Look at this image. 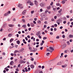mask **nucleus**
<instances>
[{
  "label": "nucleus",
  "mask_w": 73,
  "mask_h": 73,
  "mask_svg": "<svg viewBox=\"0 0 73 73\" xmlns=\"http://www.w3.org/2000/svg\"><path fill=\"white\" fill-rule=\"evenodd\" d=\"M40 16L42 18H44V17H45V13H42L40 15Z\"/></svg>",
  "instance_id": "f257e3e1"
},
{
  "label": "nucleus",
  "mask_w": 73,
  "mask_h": 73,
  "mask_svg": "<svg viewBox=\"0 0 73 73\" xmlns=\"http://www.w3.org/2000/svg\"><path fill=\"white\" fill-rule=\"evenodd\" d=\"M41 33H40V31H38V32L36 33V35L37 36H39V35Z\"/></svg>",
  "instance_id": "f03ea898"
},
{
  "label": "nucleus",
  "mask_w": 73,
  "mask_h": 73,
  "mask_svg": "<svg viewBox=\"0 0 73 73\" xmlns=\"http://www.w3.org/2000/svg\"><path fill=\"white\" fill-rule=\"evenodd\" d=\"M27 12V10H25L23 11L22 12L23 15H24L25 13H26V12Z\"/></svg>",
  "instance_id": "7ed1b4c3"
},
{
  "label": "nucleus",
  "mask_w": 73,
  "mask_h": 73,
  "mask_svg": "<svg viewBox=\"0 0 73 73\" xmlns=\"http://www.w3.org/2000/svg\"><path fill=\"white\" fill-rule=\"evenodd\" d=\"M27 3L28 4H30V3H32V2L31 1V0H27Z\"/></svg>",
  "instance_id": "20e7f679"
},
{
  "label": "nucleus",
  "mask_w": 73,
  "mask_h": 73,
  "mask_svg": "<svg viewBox=\"0 0 73 73\" xmlns=\"http://www.w3.org/2000/svg\"><path fill=\"white\" fill-rule=\"evenodd\" d=\"M8 26L9 27H13L15 26V25H14L9 24Z\"/></svg>",
  "instance_id": "39448f33"
},
{
  "label": "nucleus",
  "mask_w": 73,
  "mask_h": 73,
  "mask_svg": "<svg viewBox=\"0 0 73 73\" xmlns=\"http://www.w3.org/2000/svg\"><path fill=\"white\" fill-rule=\"evenodd\" d=\"M6 26H7V23H5L3 24V28H5V27H6Z\"/></svg>",
  "instance_id": "423d86ee"
},
{
  "label": "nucleus",
  "mask_w": 73,
  "mask_h": 73,
  "mask_svg": "<svg viewBox=\"0 0 73 73\" xmlns=\"http://www.w3.org/2000/svg\"><path fill=\"white\" fill-rule=\"evenodd\" d=\"M14 53H20V51L16 50L14 51Z\"/></svg>",
  "instance_id": "0eeeda50"
},
{
  "label": "nucleus",
  "mask_w": 73,
  "mask_h": 73,
  "mask_svg": "<svg viewBox=\"0 0 73 73\" xmlns=\"http://www.w3.org/2000/svg\"><path fill=\"white\" fill-rule=\"evenodd\" d=\"M66 44H63L62 47V49H64V48H65L66 47Z\"/></svg>",
  "instance_id": "6e6552de"
},
{
  "label": "nucleus",
  "mask_w": 73,
  "mask_h": 73,
  "mask_svg": "<svg viewBox=\"0 0 73 73\" xmlns=\"http://www.w3.org/2000/svg\"><path fill=\"white\" fill-rule=\"evenodd\" d=\"M30 67L31 69H33L35 68V66H34V65L32 64L31 65Z\"/></svg>",
  "instance_id": "1a4fd4ad"
},
{
  "label": "nucleus",
  "mask_w": 73,
  "mask_h": 73,
  "mask_svg": "<svg viewBox=\"0 0 73 73\" xmlns=\"http://www.w3.org/2000/svg\"><path fill=\"white\" fill-rule=\"evenodd\" d=\"M9 14H8L7 13H5L4 14V16H9Z\"/></svg>",
  "instance_id": "9d476101"
},
{
  "label": "nucleus",
  "mask_w": 73,
  "mask_h": 73,
  "mask_svg": "<svg viewBox=\"0 0 73 73\" xmlns=\"http://www.w3.org/2000/svg\"><path fill=\"white\" fill-rule=\"evenodd\" d=\"M14 62H13V61H11L10 63V65H13L12 64H14Z\"/></svg>",
  "instance_id": "9b49d317"
},
{
  "label": "nucleus",
  "mask_w": 73,
  "mask_h": 73,
  "mask_svg": "<svg viewBox=\"0 0 73 73\" xmlns=\"http://www.w3.org/2000/svg\"><path fill=\"white\" fill-rule=\"evenodd\" d=\"M30 25L32 27H33L35 26V24H33V23H31Z\"/></svg>",
  "instance_id": "f8f14e48"
},
{
  "label": "nucleus",
  "mask_w": 73,
  "mask_h": 73,
  "mask_svg": "<svg viewBox=\"0 0 73 73\" xmlns=\"http://www.w3.org/2000/svg\"><path fill=\"white\" fill-rule=\"evenodd\" d=\"M35 4L36 5V6H38V4H38V2L36 1H35Z\"/></svg>",
  "instance_id": "ddd939ff"
},
{
  "label": "nucleus",
  "mask_w": 73,
  "mask_h": 73,
  "mask_svg": "<svg viewBox=\"0 0 73 73\" xmlns=\"http://www.w3.org/2000/svg\"><path fill=\"white\" fill-rule=\"evenodd\" d=\"M40 5L41 7H44V4L43 3H41L40 4Z\"/></svg>",
  "instance_id": "4468645a"
},
{
  "label": "nucleus",
  "mask_w": 73,
  "mask_h": 73,
  "mask_svg": "<svg viewBox=\"0 0 73 73\" xmlns=\"http://www.w3.org/2000/svg\"><path fill=\"white\" fill-rule=\"evenodd\" d=\"M24 50V48H22L21 50L19 51V52H23V50Z\"/></svg>",
  "instance_id": "2eb2a0df"
},
{
  "label": "nucleus",
  "mask_w": 73,
  "mask_h": 73,
  "mask_svg": "<svg viewBox=\"0 0 73 73\" xmlns=\"http://www.w3.org/2000/svg\"><path fill=\"white\" fill-rule=\"evenodd\" d=\"M37 50V48H35V49L33 50V52H36Z\"/></svg>",
  "instance_id": "dca6fc26"
},
{
  "label": "nucleus",
  "mask_w": 73,
  "mask_h": 73,
  "mask_svg": "<svg viewBox=\"0 0 73 73\" xmlns=\"http://www.w3.org/2000/svg\"><path fill=\"white\" fill-rule=\"evenodd\" d=\"M23 63V60H20L19 62V63L20 64H22Z\"/></svg>",
  "instance_id": "f3484780"
},
{
  "label": "nucleus",
  "mask_w": 73,
  "mask_h": 73,
  "mask_svg": "<svg viewBox=\"0 0 73 73\" xmlns=\"http://www.w3.org/2000/svg\"><path fill=\"white\" fill-rule=\"evenodd\" d=\"M69 37H70V38H72V37H73V35H69Z\"/></svg>",
  "instance_id": "a211bd4d"
},
{
  "label": "nucleus",
  "mask_w": 73,
  "mask_h": 73,
  "mask_svg": "<svg viewBox=\"0 0 73 73\" xmlns=\"http://www.w3.org/2000/svg\"><path fill=\"white\" fill-rule=\"evenodd\" d=\"M17 43V44H20V40H17L16 41Z\"/></svg>",
  "instance_id": "6ab92c4d"
},
{
  "label": "nucleus",
  "mask_w": 73,
  "mask_h": 73,
  "mask_svg": "<svg viewBox=\"0 0 73 73\" xmlns=\"http://www.w3.org/2000/svg\"><path fill=\"white\" fill-rule=\"evenodd\" d=\"M61 20L60 19H58V20L56 21V23H60Z\"/></svg>",
  "instance_id": "aec40b11"
},
{
  "label": "nucleus",
  "mask_w": 73,
  "mask_h": 73,
  "mask_svg": "<svg viewBox=\"0 0 73 73\" xmlns=\"http://www.w3.org/2000/svg\"><path fill=\"white\" fill-rule=\"evenodd\" d=\"M22 21H23V23H25V21L24 19H23Z\"/></svg>",
  "instance_id": "412c9836"
},
{
  "label": "nucleus",
  "mask_w": 73,
  "mask_h": 73,
  "mask_svg": "<svg viewBox=\"0 0 73 73\" xmlns=\"http://www.w3.org/2000/svg\"><path fill=\"white\" fill-rule=\"evenodd\" d=\"M49 49H51V50H54V49L52 47H50L49 48Z\"/></svg>",
  "instance_id": "4be33fe9"
},
{
  "label": "nucleus",
  "mask_w": 73,
  "mask_h": 73,
  "mask_svg": "<svg viewBox=\"0 0 73 73\" xmlns=\"http://www.w3.org/2000/svg\"><path fill=\"white\" fill-rule=\"evenodd\" d=\"M27 26V25H23L22 27H23L25 29V28H26V27Z\"/></svg>",
  "instance_id": "5701e85b"
},
{
  "label": "nucleus",
  "mask_w": 73,
  "mask_h": 73,
  "mask_svg": "<svg viewBox=\"0 0 73 73\" xmlns=\"http://www.w3.org/2000/svg\"><path fill=\"white\" fill-rule=\"evenodd\" d=\"M13 41V38H11L10 40V42H12V41Z\"/></svg>",
  "instance_id": "b1692460"
},
{
  "label": "nucleus",
  "mask_w": 73,
  "mask_h": 73,
  "mask_svg": "<svg viewBox=\"0 0 73 73\" xmlns=\"http://www.w3.org/2000/svg\"><path fill=\"white\" fill-rule=\"evenodd\" d=\"M51 8V6H50V5L47 7V9H50Z\"/></svg>",
  "instance_id": "393cba45"
},
{
  "label": "nucleus",
  "mask_w": 73,
  "mask_h": 73,
  "mask_svg": "<svg viewBox=\"0 0 73 73\" xmlns=\"http://www.w3.org/2000/svg\"><path fill=\"white\" fill-rule=\"evenodd\" d=\"M12 35H11V34H9L8 35V36L9 37H11Z\"/></svg>",
  "instance_id": "a878e982"
},
{
  "label": "nucleus",
  "mask_w": 73,
  "mask_h": 73,
  "mask_svg": "<svg viewBox=\"0 0 73 73\" xmlns=\"http://www.w3.org/2000/svg\"><path fill=\"white\" fill-rule=\"evenodd\" d=\"M49 54H50V53L48 52L46 54V56H48L49 55Z\"/></svg>",
  "instance_id": "bb28decb"
},
{
  "label": "nucleus",
  "mask_w": 73,
  "mask_h": 73,
  "mask_svg": "<svg viewBox=\"0 0 73 73\" xmlns=\"http://www.w3.org/2000/svg\"><path fill=\"white\" fill-rule=\"evenodd\" d=\"M21 6H22V4H19L18 5V7H19H19H21Z\"/></svg>",
  "instance_id": "cd10ccee"
},
{
  "label": "nucleus",
  "mask_w": 73,
  "mask_h": 73,
  "mask_svg": "<svg viewBox=\"0 0 73 73\" xmlns=\"http://www.w3.org/2000/svg\"><path fill=\"white\" fill-rule=\"evenodd\" d=\"M62 11V9H60V11H58V12L60 13H61V12Z\"/></svg>",
  "instance_id": "c85d7f7f"
},
{
  "label": "nucleus",
  "mask_w": 73,
  "mask_h": 73,
  "mask_svg": "<svg viewBox=\"0 0 73 73\" xmlns=\"http://www.w3.org/2000/svg\"><path fill=\"white\" fill-rule=\"evenodd\" d=\"M65 3V1H64V0H63L62 2V4H64Z\"/></svg>",
  "instance_id": "c756f323"
},
{
  "label": "nucleus",
  "mask_w": 73,
  "mask_h": 73,
  "mask_svg": "<svg viewBox=\"0 0 73 73\" xmlns=\"http://www.w3.org/2000/svg\"><path fill=\"white\" fill-rule=\"evenodd\" d=\"M46 39H47V38L46 37H44L43 38V40H46Z\"/></svg>",
  "instance_id": "7c9ffc66"
},
{
  "label": "nucleus",
  "mask_w": 73,
  "mask_h": 73,
  "mask_svg": "<svg viewBox=\"0 0 73 73\" xmlns=\"http://www.w3.org/2000/svg\"><path fill=\"white\" fill-rule=\"evenodd\" d=\"M67 43L68 44V45H70V43H69V41H68L67 42Z\"/></svg>",
  "instance_id": "2f4dec72"
},
{
  "label": "nucleus",
  "mask_w": 73,
  "mask_h": 73,
  "mask_svg": "<svg viewBox=\"0 0 73 73\" xmlns=\"http://www.w3.org/2000/svg\"><path fill=\"white\" fill-rule=\"evenodd\" d=\"M57 65H61V63L60 62H58V63H57Z\"/></svg>",
  "instance_id": "473e14b6"
},
{
  "label": "nucleus",
  "mask_w": 73,
  "mask_h": 73,
  "mask_svg": "<svg viewBox=\"0 0 73 73\" xmlns=\"http://www.w3.org/2000/svg\"><path fill=\"white\" fill-rule=\"evenodd\" d=\"M56 38H57V39H58V38H60V36H56Z\"/></svg>",
  "instance_id": "72a5a7b5"
},
{
  "label": "nucleus",
  "mask_w": 73,
  "mask_h": 73,
  "mask_svg": "<svg viewBox=\"0 0 73 73\" xmlns=\"http://www.w3.org/2000/svg\"><path fill=\"white\" fill-rule=\"evenodd\" d=\"M29 50H32V48L31 46H29Z\"/></svg>",
  "instance_id": "f704fd0d"
},
{
  "label": "nucleus",
  "mask_w": 73,
  "mask_h": 73,
  "mask_svg": "<svg viewBox=\"0 0 73 73\" xmlns=\"http://www.w3.org/2000/svg\"><path fill=\"white\" fill-rule=\"evenodd\" d=\"M70 13H73V11H72V10H70Z\"/></svg>",
  "instance_id": "c9c22d12"
},
{
  "label": "nucleus",
  "mask_w": 73,
  "mask_h": 73,
  "mask_svg": "<svg viewBox=\"0 0 73 73\" xmlns=\"http://www.w3.org/2000/svg\"><path fill=\"white\" fill-rule=\"evenodd\" d=\"M7 14H10L11 13V11H8L7 13Z\"/></svg>",
  "instance_id": "e433bc0d"
},
{
  "label": "nucleus",
  "mask_w": 73,
  "mask_h": 73,
  "mask_svg": "<svg viewBox=\"0 0 73 73\" xmlns=\"http://www.w3.org/2000/svg\"><path fill=\"white\" fill-rule=\"evenodd\" d=\"M38 23H39V24H40L41 23V21L40 20L38 21H37Z\"/></svg>",
  "instance_id": "4c0bfd02"
},
{
  "label": "nucleus",
  "mask_w": 73,
  "mask_h": 73,
  "mask_svg": "<svg viewBox=\"0 0 73 73\" xmlns=\"http://www.w3.org/2000/svg\"><path fill=\"white\" fill-rule=\"evenodd\" d=\"M31 14H33L34 13V11H31Z\"/></svg>",
  "instance_id": "58836bf2"
},
{
  "label": "nucleus",
  "mask_w": 73,
  "mask_h": 73,
  "mask_svg": "<svg viewBox=\"0 0 73 73\" xmlns=\"http://www.w3.org/2000/svg\"><path fill=\"white\" fill-rule=\"evenodd\" d=\"M60 4L59 3H56V6H59V5H60Z\"/></svg>",
  "instance_id": "ea45409f"
},
{
  "label": "nucleus",
  "mask_w": 73,
  "mask_h": 73,
  "mask_svg": "<svg viewBox=\"0 0 73 73\" xmlns=\"http://www.w3.org/2000/svg\"><path fill=\"white\" fill-rule=\"evenodd\" d=\"M50 35H53V33L52 32H50Z\"/></svg>",
  "instance_id": "a19ab883"
},
{
  "label": "nucleus",
  "mask_w": 73,
  "mask_h": 73,
  "mask_svg": "<svg viewBox=\"0 0 73 73\" xmlns=\"http://www.w3.org/2000/svg\"><path fill=\"white\" fill-rule=\"evenodd\" d=\"M30 5H31V6H32L33 5V3H30Z\"/></svg>",
  "instance_id": "79ce46f5"
},
{
  "label": "nucleus",
  "mask_w": 73,
  "mask_h": 73,
  "mask_svg": "<svg viewBox=\"0 0 73 73\" xmlns=\"http://www.w3.org/2000/svg\"><path fill=\"white\" fill-rule=\"evenodd\" d=\"M45 68V66H42V69H43L44 68Z\"/></svg>",
  "instance_id": "37998d69"
},
{
  "label": "nucleus",
  "mask_w": 73,
  "mask_h": 73,
  "mask_svg": "<svg viewBox=\"0 0 73 73\" xmlns=\"http://www.w3.org/2000/svg\"><path fill=\"white\" fill-rule=\"evenodd\" d=\"M46 51H47V52H50V50L49 48H47Z\"/></svg>",
  "instance_id": "c03bdc74"
},
{
  "label": "nucleus",
  "mask_w": 73,
  "mask_h": 73,
  "mask_svg": "<svg viewBox=\"0 0 73 73\" xmlns=\"http://www.w3.org/2000/svg\"><path fill=\"white\" fill-rule=\"evenodd\" d=\"M53 2H52L50 4V5L52 6V5H53Z\"/></svg>",
  "instance_id": "a18cd8bd"
},
{
  "label": "nucleus",
  "mask_w": 73,
  "mask_h": 73,
  "mask_svg": "<svg viewBox=\"0 0 73 73\" xmlns=\"http://www.w3.org/2000/svg\"><path fill=\"white\" fill-rule=\"evenodd\" d=\"M62 37H63V38H64L65 37V35H63L62 36Z\"/></svg>",
  "instance_id": "49530a36"
},
{
  "label": "nucleus",
  "mask_w": 73,
  "mask_h": 73,
  "mask_svg": "<svg viewBox=\"0 0 73 73\" xmlns=\"http://www.w3.org/2000/svg\"><path fill=\"white\" fill-rule=\"evenodd\" d=\"M54 26L55 27H57V24H54Z\"/></svg>",
  "instance_id": "de8ad7c7"
},
{
  "label": "nucleus",
  "mask_w": 73,
  "mask_h": 73,
  "mask_svg": "<svg viewBox=\"0 0 73 73\" xmlns=\"http://www.w3.org/2000/svg\"><path fill=\"white\" fill-rule=\"evenodd\" d=\"M63 19L64 20H66V18L65 17H63Z\"/></svg>",
  "instance_id": "09e8293b"
},
{
  "label": "nucleus",
  "mask_w": 73,
  "mask_h": 73,
  "mask_svg": "<svg viewBox=\"0 0 73 73\" xmlns=\"http://www.w3.org/2000/svg\"><path fill=\"white\" fill-rule=\"evenodd\" d=\"M3 41H5V40H6V38L5 37L4 38H3Z\"/></svg>",
  "instance_id": "8fccbe9b"
},
{
  "label": "nucleus",
  "mask_w": 73,
  "mask_h": 73,
  "mask_svg": "<svg viewBox=\"0 0 73 73\" xmlns=\"http://www.w3.org/2000/svg\"><path fill=\"white\" fill-rule=\"evenodd\" d=\"M40 50H42V49H43V47H41L40 48Z\"/></svg>",
  "instance_id": "3c124183"
},
{
  "label": "nucleus",
  "mask_w": 73,
  "mask_h": 73,
  "mask_svg": "<svg viewBox=\"0 0 73 73\" xmlns=\"http://www.w3.org/2000/svg\"><path fill=\"white\" fill-rule=\"evenodd\" d=\"M33 23H34V24H36V21H33Z\"/></svg>",
  "instance_id": "603ef678"
},
{
  "label": "nucleus",
  "mask_w": 73,
  "mask_h": 73,
  "mask_svg": "<svg viewBox=\"0 0 73 73\" xmlns=\"http://www.w3.org/2000/svg\"><path fill=\"white\" fill-rule=\"evenodd\" d=\"M51 21H54V19L53 18L52 19Z\"/></svg>",
  "instance_id": "864d4df0"
},
{
  "label": "nucleus",
  "mask_w": 73,
  "mask_h": 73,
  "mask_svg": "<svg viewBox=\"0 0 73 73\" xmlns=\"http://www.w3.org/2000/svg\"><path fill=\"white\" fill-rule=\"evenodd\" d=\"M66 21H63V24H66Z\"/></svg>",
  "instance_id": "5fc2aeb1"
},
{
  "label": "nucleus",
  "mask_w": 73,
  "mask_h": 73,
  "mask_svg": "<svg viewBox=\"0 0 73 73\" xmlns=\"http://www.w3.org/2000/svg\"><path fill=\"white\" fill-rule=\"evenodd\" d=\"M62 28H63V27H62V26H61L60 27V29H62Z\"/></svg>",
  "instance_id": "6e6d98bb"
},
{
  "label": "nucleus",
  "mask_w": 73,
  "mask_h": 73,
  "mask_svg": "<svg viewBox=\"0 0 73 73\" xmlns=\"http://www.w3.org/2000/svg\"><path fill=\"white\" fill-rule=\"evenodd\" d=\"M27 26L29 27H30V24H29V23L27 24Z\"/></svg>",
  "instance_id": "4d7b16f0"
},
{
  "label": "nucleus",
  "mask_w": 73,
  "mask_h": 73,
  "mask_svg": "<svg viewBox=\"0 0 73 73\" xmlns=\"http://www.w3.org/2000/svg\"><path fill=\"white\" fill-rule=\"evenodd\" d=\"M44 24H48V23L47 22V21H46L44 22Z\"/></svg>",
  "instance_id": "13d9d810"
},
{
  "label": "nucleus",
  "mask_w": 73,
  "mask_h": 73,
  "mask_svg": "<svg viewBox=\"0 0 73 73\" xmlns=\"http://www.w3.org/2000/svg\"><path fill=\"white\" fill-rule=\"evenodd\" d=\"M14 57H16V54H13Z\"/></svg>",
  "instance_id": "bf43d9fd"
},
{
  "label": "nucleus",
  "mask_w": 73,
  "mask_h": 73,
  "mask_svg": "<svg viewBox=\"0 0 73 73\" xmlns=\"http://www.w3.org/2000/svg\"><path fill=\"white\" fill-rule=\"evenodd\" d=\"M38 37L39 38H41V36H40V35H38Z\"/></svg>",
  "instance_id": "052dcab7"
},
{
  "label": "nucleus",
  "mask_w": 73,
  "mask_h": 73,
  "mask_svg": "<svg viewBox=\"0 0 73 73\" xmlns=\"http://www.w3.org/2000/svg\"><path fill=\"white\" fill-rule=\"evenodd\" d=\"M25 39L26 40V41H27V40H28V38H27V37H25Z\"/></svg>",
  "instance_id": "680f3d73"
},
{
  "label": "nucleus",
  "mask_w": 73,
  "mask_h": 73,
  "mask_svg": "<svg viewBox=\"0 0 73 73\" xmlns=\"http://www.w3.org/2000/svg\"><path fill=\"white\" fill-rule=\"evenodd\" d=\"M16 71H17V72H19V70L18 68H16Z\"/></svg>",
  "instance_id": "e2e57ef3"
},
{
  "label": "nucleus",
  "mask_w": 73,
  "mask_h": 73,
  "mask_svg": "<svg viewBox=\"0 0 73 73\" xmlns=\"http://www.w3.org/2000/svg\"><path fill=\"white\" fill-rule=\"evenodd\" d=\"M44 28H45L46 27V25H44Z\"/></svg>",
  "instance_id": "0e129e2a"
},
{
  "label": "nucleus",
  "mask_w": 73,
  "mask_h": 73,
  "mask_svg": "<svg viewBox=\"0 0 73 73\" xmlns=\"http://www.w3.org/2000/svg\"><path fill=\"white\" fill-rule=\"evenodd\" d=\"M28 30H29V31H30L31 30V28H29Z\"/></svg>",
  "instance_id": "69168bd1"
},
{
  "label": "nucleus",
  "mask_w": 73,
  "mask_h": 73,
  "mask_svg": "<svg viewBox=\"0 0 73 73\" xmlns=\"http://www.w3.org/2000/svg\"><path fill=\"white\" fill-rule=\"evenodd\" d=\"M54 19H57V16H55L54 17Z\"/></svg>",
  "instance_id": "338daca9"
},
{
  "label": "nucleus",
  "mask_w": 73,
  "mask_h": 73,
  "mask_svg": "<svg viewBox=\"0 0 73 73\" xmlns=\"http://www.w3.org/2000/svg\"><path fill=\"white\" fill-rule=\"evenodd\" d=\"M66 17L68 18H69V17H70L69 16V15H67Z\"/></svg>",
  "instance_id": "774afa93"
}]
</instances>
